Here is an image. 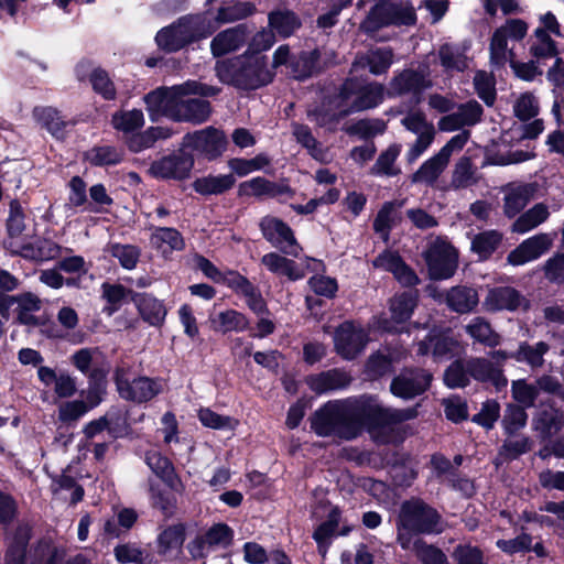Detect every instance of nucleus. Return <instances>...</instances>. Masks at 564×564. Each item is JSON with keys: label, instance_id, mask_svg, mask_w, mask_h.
<instances>
[{"label": "nucleus", "instance_id": "obj_34", "mask_svg": "<svg viewBox=\"0 0 564 564\" xmlns=\"http://www.w3.org/2000/svg\"><path fill=\"white\" fill-rule=\"evenodd\" d=\"M239 193L243 196H281L291 193L290 187L276 185L263 177H254L239 185Z\"/></svg>", "mask_w": 564, "mask_h": 564}, {"label": "nucleus", "instance_id": "obj_11", "mask_svg": "<svg viewBox=\"0 0 564 564\" xmlns=\"http://www.w3.org/2000/svg\"><path fill=\"white\" fill-rule=\"evenodd\" d=\"M402 126L416 135L415 142L410 147L406 159L410 163L416 161L433 143L435 138V128L432 122L426 120L424 113L411 111L402 120Z\"/></svg>", "mask_w": 564, "mask_h": 564}, {"label": "nucleus", "instance_id": "obj_46", "mask_svg": "<svg viewBox=\"0 0 564 564\" xmlns=\"http://www.w3.org/2000/svg\"><path fill=\"white\" fill-rule=\"evenodd\" d=\"M466 332L475 340L489 346L496 347L500 344V336L492 330L490 324L482 317H475L466 326Z\"/></svg>", "mask_w": 564, "mask_h": 564}, {"label": "nucleus", "instance_id": "obj_3", "mask_svg": "<svg viewBox=\"0 0 564 564\" xmlns=\"http://www.w3.org/2000/svg\"><path fill=\"white\" fill-rule=\"evenodd\" d=\"M216 74L220 82L245 89H256L267 85L274 75L267 65L264 55L251 53L218 62Z\"/></svg>", "mask_w": 564, "mask_h": 564}, {"label": "nucleus", "instance_id": "obj_62", "mask_svg": "<svg viewBox=\"0 0 564 564\" xmlns=\"http://www.w3.org/2000/svg\"><path fill=\"white\" fill-rule=\"evenodd\" d=\"M270 160L264 154H259L253 159H234L229 162L232 172L239 176L248 175L254 171H259L269 165Z\"/></svg>", "mask_w": 564, "mask_h": 564}, {"label": "nucleus", "instance_id": "obj_33", "mask_svg": "<svg viewBox=\"0 0 564 564\" xmlns=\"http://www.w3.org/2000/svg\"><path fill=\"white\" fill-rule=\"evenodd\" d=\"M468 376L470 375L476 380L489 381L497 390L507 386V379L502 375V371L495 368L490 361L485 359H474L467 365Z\"/></svg>", "mask_w": 564, "mask_h": 564}, {"label": "nucleus", "instance_id": "obj_55", "mask_svg": "<svg viewBox=\"0 0 564 564\" xmlns=\"http://www.w3.org/2000/svg\"><path fill=\"white\" fill-rule=\"evenodd\" d=\"M530 52L536 58L554 57L557 54L554 41L544 32V29H535Z\"/></svg>", "mask_w": 564, "mask_h": 564}, {"label": "nucleus", "instance_id": "obj_10", "mask_svg": "<svg viewBox=\"0 0 564 564\" xmlns=\"http://www.w3.org/2000/svg\"><path fill=\"white\" fill-rule=\"evenodd\" d=\"M528 32V24L519 19H510L498 28L490 43V59L495 65H503L513 57L512 50L508 48V40L521 41Z\"/></svg>", "mask_w": 564, "mask_h": 564}, {"label": "nucleus", "instance_id": "obj_50", "mask_svg": "<svg viewBox=\"0 0 564 564\" xmlns=\"http://www.w3.org/2000/svg\"><path fill=\"white\" fill-rule=\"evenodd\" d=\"M401 152L400 144H391L386 151H383L376 164L371 169V173L375 175L394 176L400 173V170L395 166V161Z\"/></svg>", "mask_w": 564, "mask_h": 564}, {"label": "nucleus", "instance_id": "obj_9", "mask_svg": "<svg viewBox=\"0 0 564 564\" xmlns=\"http://www.w3.org/2000/svg\"><path fill=\"white\" fill-rule=\"evenodd\" d=\"M115 380L120 397L133 402L150 401L162 391V384L159 380L148 377L130 380L128 370L124 368L116 370Z\"/></svg>", "mask_w": 564, "mask_h": 564}, {"label": "nucleus", "instance_id": "obj_23", "mask_svg": "<svg viewBox=\"0 0 564 564\" xmlns=\"http://www.w3.org/2000/svg\"><path fill=\"white\" fill-rule=\"evenodd\" d=\"M145 464L166 484L172 490L182 492L184 486L176 475L172 463L158 451H149L145 454Z\"/></svg>", "mask_w": 564, "mask_h": 564}, {"label": "nucleus", "instance_id": "obj_24", "mask_svg": "<svg viewBox=\"0 0 564 564\" xmlns=\"http://www.w3.org/2000/svg\"><path fill=\"white\" fill-rule=\"evenodd\" d=\"M522 303V296L514 289L499 286L488 291L482 305L489 312H497L502 310L514 311L520 307Z\"/></svg>", "mask_w": 564, "mask_h": 564}, {"label": "nucleus", "instance_id": "obj_37", "mask_svg": "<svg viewBox=\"0 0 564 564\" xmlns=\"http://www.w3.org/2000/svg\"><path fill=\"white\" fill-rule=\"evenodd\" d=\"M392 64V52L388 48H378L375 51H370L366 55L359 56L354 67H369V70L375 74L379 75L384 73L390 65Z\"/></svg>", "mask_w": 564, "mask_h": 564}, {"label": "nucleus", "instance_id": "obj_64", "mask_svg": "<svg viewBox=\"0 0 564 564\" xmlns=\"http://www.w3.org/2000/svg\"><path fill=\"white\" fill-rule=\"evenodd\" d=\"M63 557L64 553L62 551L44 542L34 550L31 564H58Z\"/></svg>", "mask_w": 564, "mask_h": 564}, {"label": "nucleus", "instance_id": "obj_36", "mask_svg": "<svg viewBox=\"0 0 564 564\" xmlns=\"http://www.w3.org/2000/svg\"><path fill=\"white\" fill-rule=\"evenodd\" d=\"M212 326L220 333L243 332L249 327L248 318L235 310H226L210 317Z\"/></svg>", "mask_w": 564, "mask_h": 564}, {"label": "nucleus", "instance_id": "obj_22", "mask_svg": "<svg viewBox=\"0 0 564 564\" xmlns=\"http://www.w3.org/2000/svg\"><path fill=\"white\" fill-rule=\"evenodd\" d=\"M247 35L243 24L221 31L210 42L212 54L218 57L237 51L246 42Z\"/></svg>", "mask_w": 564, "mask_h": 564}, {"label": "nucleus", "instance_id": "obj_19", "mask_svg": "<svg viewBox=\"0 0 564 564\" xmlns=\"http://www.w3.org/2000/svg\"><path fill=\"white\" fill-rule=\"evenodd\" d=\"M416 306V296L412 292H404L394 296L390 302L391 321L379 322V328L386 332H399L398 325L406 322Z\"/></svg>", "mask_w": 564, "mask_h": 564}, {"label": "nucleus", "instance_id": "obj_35", "mask_svg": "<svg viewBox=\"0 0 564 564\" xmlns=\"http://www.w3.org/2000/svg\"><path fill=\"white\" fill-rule=\"evenodd\" d=\"M262 264L271 272L288 276L290 280H299L304 276V270L297 264L275 252L267 253L261 259Z\"/></svg>", "mask_w": 564, "mask_h": 564}, {"label": "nucleus", "instance_id": "obj_15", "mask_svg": "<svg viewBox=\"0 0 564 564\" xmlns=\"http://www.w3.org/2000/svg\"><path fill=\"white\" fill-rule=\"evenodd\" d=\"M234 538L232 530L224 523L213 525L203 538L188 544L193 557L205 556L213 549H226Z\"/></svg>", "mask_w": 564, "mask_h": 564}, {"label": "nucleus", "instance_id": "obj_6", "mask_svg": "<svg viewBox=\"0 0 564 564\" xmlns=\"http://www.w3.org/2000/svg\"><path fill=\"white\" fill-rule=\"evenodd\" d=\"M384 88L382 85L371 83L362 85L356 79H348L341 87L339 98V113L341 116L370 109L382 102Z\"/></svg>", "mask_w": 564, "mask_h": 564}, {"label": "nucleus", "instance_id": "obj_42", "mask_svg": "<svg viewBox=\"0 0 564 564\" xmlns=\"http://www.w3.org/2000/svg\"><path fill=\"white\" fill-rule=\"evenodd\" d=\"M433 346L432 355L435 360H441L451 356L457 344L444 335H432L429 340H421L419 343V355H426L430 347Z\"/></svg>", "mask_w": 564, "mask_h": 564}, {"label": "nucleus", "instance_id": "obj_44", "mask_svg": "<svg viewBox=\"0 0 564 564\" xmlns=\"http://www.w3.org/2000/svg\"><path fill=\"white\" fill-rule=\"evenodd\" d=\"M235 183V178L230 174L209 175L197 178L193 186L195 191L203 195L220 194L229 189Z\"/></svg>", "mask_w": 564, "mask_h": 564}, {"label": "nucleus", "instance_id": "obj_28", "mask_svg": "<svg viewBox=\"0 0 564 564\" xmlns=\"http://www.w3.org/2000/svg\"><path fill=\"white\" fill-rule=\"evenodd\" d=\"M431 85L429 75L424 72L405 70L390 84L388 95L397 96L409 91H420Z\"/></svg>", "mask_w": 564, "mask_h": 564}, {"label": "nucleus", "instance_id": "obj_56", "mask_svg": "<svg viewBox=\"0 0 564 564\" xmlns=\"http://www.w3.org/2000/svg\"><path fill=\"white\" fill-rule=\"evenodd\" d=\"M198 419L204 426L215 430L234 431L239 425L237 419L220 415L207 408L198 411Z\"/></svg>", "mask_w": 564, "mask_h": 564}, {"label": "nucleus", "instance_id": "obj_43", "mask_svg": "<svg viewBox=\"0 0 564 564\" xmlns=\"http://www.w3.org/2000/svg\"><path fill=\"white\" fill-rule=\"evenodd\" d=\"M564 422V413L556 409L541 411L534 419V429L539 431L543 437H551L556 434Z\"/></svg>", "mask_w": 564, "mask_h": 564}, {"label": "nucleus", "instance_id": "obj_25", "mask_svg": "<svg viewBox=\"0 0 564 564\" xmlns=\"http://www.w3.org/2000/svg\"><path fill=\"white\" fill-rule=\"evenodd\" d=\"M150 242L164 258L185 248L182 235L176 229L169 227L156 228L151 235Z\"/></svg>", "mask_w": 564, "mask_h": 564}, {"label": "nucleus", "instance_id": "obj_1", "mask_svg": "<svg viewBox=\"0 0 564 564\" xmlns=\"http://www.w3.org/2000/svg\"><path fill=\"white\" fill-rule=\"evenodd\" d=\"M416 416L414 409L383 408L375 398L326 403L311 420L312 430L319 436L357 437L364 427L378 437L377 431Z\"/></svg>", "mask_w": 564, "mask_h": 564}, {"label": "nucleus", "instance_id": "obj_53", "mask_svg": "<svg viewBox=\"0 0 564 564\" xmlns=\"http://www.w3.org/2000/svg\"><path fill=\"white\" fill-rule=\"evenodd\" d=\"M501 241V235L496 230L484 231L471 240V250L480 259H487Z\"/></svg>", "mask_w": 564, "mask_h": 564}, {"label": "nucleus", "instance_id": "obj_59", "mask_svg": "<svg viewBox=\"0 0 564 564\" xmlns=\"http://www.w3.org/2000/svg\"><path fill=\"white\" fill-rule=\"evenodd\" d=\"M317 61V53H301L290 64V74L297 79H303L311 76L315 70Z\"/></svg>", "mask_w": 564, "mask_h": 564}, {"label": "nucleus", "instance_id": "obj_27", "mask_svg": "<svg viewBox=\"0 0 564 564\" xmlns=\"http://www.w3.org/2000/svg\"><path fill=\"white\" fill-rule=\"evenodd\" d=\"M37 377L45 387L54 384L58 398H69L76 392L75 379L68 373H56L52 368L41 366L37 369Z\"/></svg>", "mask_w": 564, "mask_h": 564}, {"label": "nucleus", "instance_id": "obj_45", "mask_svg": "<svg viewBox=\"0 0 564 564\" xmlns=\"http://www.w3.org/2000/svg\"><path fill=\"white\" fill-rule=\"evenodd\" d=\"M256 12V6L252 2H236L229 7L220 8L216 18L213 21V24L217 25V28L223 23H230L247 17L252 15Z\"/></svg>", "mask_w": 564, "mask_h": 564}, {"label": "nucleus", "instance_id": "obj_48", "mask_svg": "<svg viewBox=\"0 0 564 564\" xmlns=\"http://www.w3.org/2000/svg\"><path fill=\"white\" fill-rule=\"evenodd\" d=\"M547 350L549 346L543 341L536 343L534 346L522 343L511 357L519 362H527L531 368H539L543 365V356Z\"/></svg>", "mask_w": 564, "mask_h": 564}, {"label": "nucleus", "instance_id": "obj_26", "mask_svg": "<svg viewBox=\"0 0 564 564\" xmlns=\"http://www.w3.org/2000/svg\"><path fill=\"white\" fill-rule=\"evenodd\" d=\"M185 540L184 527L174 524L165 528L158 535V553L166 558H176Z\"/></svg>", "mask_w": 564, "mask_h": 564}, {"label": "nucleus", "instance_id": "obj_8", "mask_svg": "<svg viewBox=\"0 0 564 564\" xmlns=\"http://www.w3.org/2000/svg\"><path fill=\"white\" fill-rule=\"evenodd\" d=\"M424 259L431 279L444 280L455 273L458 253L448 241L437 238L429 245L424 252Z\"/></svg>", "mask_w": 564, "mask_h": 564}, {"label": "nucleus", "instance_id": "obj_41", "mask_svg": "<svg viewBox=\"0 0 564 564\" xmlns=\"http://www.w3.org/2000/svg\"><path fill=\"white\" fill-rule=\"evenodd\" d=\"M34 117L53 137L62 139L65 133L66 122L59 112L52 107H41L34 110Z\"/></svg>", "mask_w": 564, "mask_h": 564}, {"label": "nucleus", "instance_id": "obj_63", "mask_svg": "<svg viewBox=\"0 0 564 564\" xmlns=\"http://www.w3.org/2000/svg\"><path fill=\"white\" fill-rule=\"evenodd\" d=\"M527 419L528 415L524 408L509 404L506 409L502 424L507 433L513 434L525 425Z\"/></svg>", "mask_w": 564, "mask_h": 564}, {"label": "nucleus", "instance_id": "obj_2", "mask_svg": "<svg viewBox=\"0 0 564 564\" xmlns=\"http://www.w3.org/2000/svg\"><path fill=\"white\" fill-rule=\"evenodd\" d=\"M216 94L217 89L212 86L188 80L181 85L158 88L148 94L144 101L153 120L159 116H166L175 121L203 123L209 118L212 109L209 102L199 97Z\"/></svg>", "mask_w": 564, "mask_h": 564}, {"label": "nucleus", "instance_id": "obj_30", "mask_svg": "<svg viewBox=\"0 0 564 564\" xmlns=\"http://www.w3.org/2000/svg\"><path fill=\"white\" fill-rule=\"evenodd\" d=\"M135 306L142 319L151 326H161L166 316V308L162 301L148 295L134 299Z\"/></svg>", "mask_w": 564, "mask_h": 564}, {"label": "nucleus", "instance_id": "obj_60", "mask_svg": "<svg viewBox=\"0 0 564 564\" xmlns=\"http://www.w3.org/2000/svg\"><path fill=\"white\" fill-rule=\"evenodd\" d=\"M85 160L93 165H111L121 161V153L112 147H96L85 153Z\"/></svg>", "mask_w": 564, "mask_h": 564}, {"label": "nucleus", "instance_id": "obj_51", "mask_svg": "<svg viewBox=\"0 0 564 564\" xmlns=\"http://www.w3.org/2000/svg\"><path fill=\"white\" fill-rule=\"evenodd\" d=\"M171 135V132L162 127H153L141 133H132L128 145L130 150L134 152H140L144 149H148L154 144V142L159 139H166Z\"/></svg>", "mask_w": 564, "mask_h": 564}, {"label": "nucleus", "instance_id": "obj_20", "mask_svg": "<svg viewBox=\"0 0 564 564\" xmlns=\"http://www.w3.org/2000/svg\"><path fill=\"white\" fill-rule=\"evenodd\" d=\"M373 265L391 272L405 286L415 285L419 282L415 272L403 262L398 253L384 251L373 260Z\"/></svg>", "mask_w": 564, "mask_h": 564}, {"label": "nucleus", "instance_id": "obj_61", "mask_svg": "<svg viewBox=\"0 0 564 564\" xmlns=\"http://www.w3.org/2000/svg\"><path fill=\"white\" fill-rule=\"evenodd\" d=\"M107 251L117 258L120 264L128 270L133 269L139 260V250L130 245L112 243L108 246Z\"/></svg>", "mask_w": 564, "mask_h": 564}, {"label": "nucleus", "instance_id": "obj_29", "mask_svg": "<svg viewBox=\"0 0 564 564\" xmlns=\"http://www.w3.org/2000/svg\"><path fill=\"white\" fill-rule=\"evenodd\" d=\"M446 303L454 312L465 314L478 305L479 296L475 289L458 285L447 291Z\"/></svg>", "mask_w": 564, "mask_h": 564}, {"label": "nucleus", "instance_id": "obj_4", "mask_svg": "<svg viewBox=\"0 0 564 564\" xmlns=\"http://www.w3.org/2000/svg\"><path fill=\"white\" fill-rule=\"evenodd\" d=\"M444 524L436 510L420 500L404 502L398 525V541L402 549L409 550L420 533H440Z\"/></svg>", "mask_w": 564, "mask_h": 564}, {"label": "nucleus", "instance_id": "obj_31", "mask_svg": "<svg viewBox=\"0 0 564 564\" xmlns=\"http://www.w3.org/2000/svg\"><path fill=\"white\" fill-rule=\"evenodd\" d=\"M350 381L349 376L340 370H329L306 379L310 388L316 393H325L328 391L341 389Z\"/></svg>", "mask_w": 564, "mask_h": 564}, {"label": "nucleus", "instance_id": "obj_7", "mask_svg": "<svg viewBox=\"0 0 564 564\" xmlns=\"http://www.w3.org/2000/svg\"><path fill=\"white\" fill-rule=\"evenodd\" d=\"M415 20L414 8L408 3H379L371 9L360 28L372 35L381 28L392 24L410 25L414 24Z\"/></svg>", "mask_w": 564, "mask_h": 564}, {"label": "nucleus", "instance_id": "obj_13", "mask_svg": "<svg viewBox=\"0 0 564 564\" xmlns=\"http://www.w3.org/2000/svg\"><path fill=\"white\" fill-rule=\"evenodd\" d=\"M260 227L264 238L284 253L297 257L301 247L297 245L291 228L274 217H264Z\"/></svg>", "mask_w": 564, "mask_h": 564}, {"label": "nucleus", "instance_id": "obj_14", "mask_svg": "<svg viewBox=\"0 0 564 564\" xmlns=\"http://www.w3.org/2000/svg\"><path fill=\"white\" fill-rule=\"evenodd\" d=\"M184 143L208 159H214L225 151L226 137L217 129L206 128L187 134L184 138Z\"/></svg>", "mask_w": 564, "mask_h": 564}, {"label": "nucleus", "instance_id": "obj_58", "mask_svg": "<svg viewBox=\"0 0 564 564\" xmlns=\"http://www.w3.org/2000/svg\"><path fill=\"white\" fill-rule=\"evenodd\" d=\"M408 551L414 552L423 564H447L445 554L441 550L427 545L421 538H415L412 547Z\"/></svg>", "mask_w": 564, "mask_h": 564}, {"label": "nucleus", "instance_id": "obj_49", "mask_svg": "<svg viewBox=\"0 0 564 564\" xmlns=\"http://www.w3.org/2000/svg\"><path fill=\"white\" fill-rule=\"evenodd\" d=\"M340 520V512L337 508H333L328 514L327 521L317 527L313 538L318 545L319 553L325 556L328 550V540L335 534Z\"/></svg>", "mask_w": 564, "mask_h": 564}, {"label": "nucleus", "instance_id": "obj_57", "mask_svg": "<svg viewBox=\"0 0 564 564\" xmlns=\"http://www.w3.org/2000/svg\"><path fill=\"white\" fill-rule=\"evenodd\" d=\"M511 393L516 402L522 408H530L534 405L539 397V388L536 384L527 382L523 379L514 380L511 383Z\"/></svg>", "mask_w": 564, "mask_h": 564}, {"label": "nucleus", "instance_id": "obj_38", "mask_svg": "<svg viewBox=\"0 0 564 564\" xmlns=\"http://www.w3.org/2000/svg\"><path fill=\"white\" fill-rule=\"evenodd\" d=\"M448 162L447 159L441 156V153L437 152L420 166L413 174L412 181L415 183L433 184L446 169Z\"/></svg>", "mask_w": 564, "mask_h": 564}, {"label": "nucleus", "instance_id": "obj_17", "mask_svg": "<svg viewBox=\"0 0 564 564\" xmlns=\"http://www.w3.org/2000/svg\"><path fill=\"white\" fill-rule=\"evenodd\" d=\"M193 165L192 155L181 151L155 161L150 171L156 177L183 180L188 177Z\"/></svg>", "mask_w": 564, "mask_h": 564}, {"label": "nucleus", "instance_id": "obj_21", "mask_svg": "<svg viewBox=\"0 0 564 564\" xmlns=\"http://www.w3.org/2000/svg\"><path fill=\"white\" fill-rule=\"evenodd\" d=\"M481 113V106L477 101H469L462 105L456 112L441 118L438 128L442 131L451 132L465 126H474L480 120Z\"/></svg>", "mask_w": 564, "mask_h": 564}, {"label": "nucleus", "instance_id": "obj_47", "mask_svg": "<svg viewBox=\"0 0 564 564\" xmlns=\"http://www.w3.org/2000/svg\"><path fill=\"white\" fill-rule=\"evenodd\" d=\"M112 126L124 134H132L144 124V116L141 110L132 109L118 111L112 116Z\"/></svg>", "mask_w": 564, "mask_h": 564}, {"label": "nucleus", "instance_id": "obj_5", "mask_svg": "<svg viewBox=\"0 0 564 564\" xmlns=\"http://www.w3.org/2000/svg\"><path fill=\"white\" fill-rule=\"evenodd\" d=\"M216 29L208 14L187 15L160 30L155 41L160 48L176 52L192 42L208 37Z\"/></svg>", "mask_w": 564, "mask_h": 564}, {"label": "nucleus", "instance_id": "obj_32", "mask_svg": "<svg viewBox=\"0 0 564 564\" xmlns=\"http://www.w3.org/2000/svg\"><path fill=\"white\" fill-rule=\"evenodd\" d=\"M534 187L530 184H511L506 187L505 213L509 217L516 216L530 200Z\"/></svg>", "mask_w": 564, "mask_h": 564}, {"label": "nucleus", "instance_id": "obj_40", "mask_svg": "<svg viewBox=\"0 0 564 564\" xmlns=\"http://www.w3.org/2000/svg\"><path fill=\"white\" fill-rule=\"evenodd\" d=\"M300 25L299 18L292 11L279 10L269 14V26L282 37L292 35Z\"/></svg>", "mask_w": 564, "mask_h": 564}, {"label": "nucleus", "instance_id": "obj_54", "mask_svg": "<svg viewBox=\"0 0 564 564\" xmlns=\"http://www.w3.org/2000/svg\"><path fill=\"white\" fill-rule=\"evenodd\" d=\"M438 55L446 72H462L467 67V58L458 47L448 44L443 45Z\"/></svg>", "mask_w": 564, "mask_h": 564}, {"label": "nucleus", "instance_id": "obj_12", "mask_svg": "<svg viewBox=\"0 0 564 564\" xmlns=\"http://www.w3.org/2000/svg\"><path fill=\"white\" fill-rule=\"evenodd\" d=\"M368 339L366 329L352 322L343 323L334 337L337 352L346 359H352L360 354Z\"/></svg>", "mask_w": 564, "mask_h": 564}, {"label": "nucleus", "instance_id": "obj_39", "mask_svg": "<svg viewBox=\"0 0 564 564\" xmlns=\"http://www.w3.org/2000/svg\"><path fill=\"white\" fill-rule=\"evenodd\" d=\"M549 215V209L544 204H536L513 223L512 230L525 234L545 221Z\"/></svg>", "mask_w": 564, "mask_h": 564}, {"label": "nucleus", "instance_id": "obj_16", "mask_svg": "<svg viewBox=\"0 0 564 564\" xmlns=\"http://www.w3.org/2000/svg\"><path fill=\"white\" fill-rule=\"evenodd\" d=\"M432 376L423 370H405L395 377L391 383V392L402 399H411L424 392Z\"/></svg>", "mask_w": 564, "mask_h": 564}, {"label": "nucleus", "instance_id": "obj_52", "mask_svg": "<svg viewBox=\"0 0 564 564\" xmlns=\"http://www.w3.org/2000/svg\"><path fill=\"white\" fill-rule=\"evenodd\" d=\"M21 253L24 258L45 261L57 257L59 253V247L51 240L39 239L34 246H24Z\"/></svg>", "mask_w": 564, "mask_h": 564}, {"label": "nucleus", "instance_id": "obj_18", "mask_svg": "<svg viewBox=\"0 0 564 564\" xmlns=\"http://www.w3.org/2000/svg\"><path fill=\"white\" fill-rule=\"evenodd\" d=\"M553 238L547 234L535 235L511 251L508 256V262L512 265H522L533 261L549 250Z\"/></svg>", "mask_w": 564, "mask_h": 564}]
</instances>
